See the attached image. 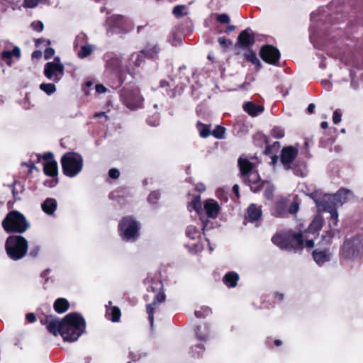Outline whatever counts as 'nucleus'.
I'll use <instances>...</instances> for the list:
<instances>
[{"label": "nucleus", "instance_id": "nucleus-54", "mask_svg": "<svg viewBox=\"0 0 363 363\" xmlns=\"http://www.w3.org/2000/svg\"><path fill=\"white\" fill-rule=\"evenodd\" d=\"M40 250V247L39 245H33L30 247V251L28 252L29 257H30L32 258H35L38 255Z\"/></svg>", "mask_w": 363, "mask_h": 363}, {"label": "nucleus", "instance_id": "nucleus-2", "mask_svg": "<svg viewBox=\"0 0 363 363\" xmlns=\"http://www.w3.org/2000/svg\"><path fill=\"white\" fill-rule=\"evenodd\" d=\"M306 233H294L292 230L277 233L272 238V242L282 250H293L295 252L315 245L313 238Z\"/></svg>", "mask_w": 363, "mask_h": 363}, {"label": "nucleus", "instance_id": "nucleus-6", "mask_svg": "<svg viewBox=\"0 0 363 363\" xmlns=\"http://www.w3.org/2000/svg\"><path fill=\"white\" fill-rule=\"evenodd\" d=\"M307 194L315 201L318 211L330 213V220H328L330 228L335 227L338 222V206L335 201L330 198V195L326 194L322 199H318L317 198V191L307 193Z\"/></svg>", "mask_w": 363, "mask_h": 363}, {"label": "nucleus", "instance_id": "nucleus-57", "mask_svg": "<svg viewBox=\"0 0 363 363\" xmlns=\"http://www.w3.org/2000/svg\"><path fill=\"white\" fill-rule=\"evenodd\" d=\"M342 120V113L338 111L335 110L333 115V122L334 124L339 123Z\"/></svg>", "mask_w": 363, "mask_h": 363}, {"label": "nucleus", "instance_id": "nucleus-18", "mask_svg": "<svg viewBox=\"0 0 363 363\" xmlns=\"http://www.w3.org/2000/svg\"><path fill=\"white\" fill-rule=\"evenodd\" d=\"M255 43L254 33L250 28H246L241 31L238 37V43L242 48H249Z\"/></svg>", "mask_w": 363, "mask_h": 363}, {"label": "nucleus", "instance_id": "nucleus-8", "mask_svg": "<svg viewBox=\"0 0 363 363\" xmlns=\"http://www.w3.org/2000/svg\"><path fill=\"white\" fill-rule=\"evenodd\" d=\"M120 99L122 104L130 111H137L143 107L144 97L140 89L135 84H129L121 90Z\"/></svg>", "mask_w": 363, "mask_h": 363}, {"label": "nucleus", "instance_id": "nucleus-63", "mask_svg": "<svg viewBox=\"0 0 363 363\" xmlns=\"http://www.w3.org/2000/svg\"><path fill=\"white\" fill-rule=\"evenodd\" d=\"M149 30H150V27L147 23H145L144 25L138 26L137 27V33L138 34L144 33L145 30L148 31Z\"/></svg>", "mask_w": 363, "mask_h": 363}, {"label": "nucleus", "instance_id": "nucleus-3", "mask_svg": "<svg viewBox=\"0 0 363 363\" xmlns=\"http://www.w3.org/2000/svg\"><path fill=\"white\" fill-rule=\"evenodd\" d=\"M86 321L78 313L66 315L62 318L61 336L65 341L74 342L85 332Z\"/></svg>", "mask_w": 363, "mask_h": 363}, {"label": "nucleus", "instance_id": "nucleus-25", "mask_svg": "<svg viewBox=\"0 0 363 363\" xmlns=\"http://www.w3.org/2000/svg\"><path fill=\"white\" fill-rule=\"evenodd\" d=\"M254 140L257 145H267L264 150V155H270L272 152V147L277 146L279 147V142H274L272 146L267 145L268 138L262 133H257L254 136Z\"/></svg>", "mask_w": 363, "mask_h": 363}, {"label": "nucleus", "instance_id": "nucleus-41", "mask_svg": "<svg viewBox=\"0 0 363 363\" xmlns=\"http://www.w3.org/2000/svg\"><path fill=\"white\" fill-rule=\"evenodd\" d=\"M172 13L179 18L187 14V7L185 5H177L174 7Z\"/></svg>", "mask_w": 363, "mask_h": 363}, {"label": "nucleus", "instance_id": "nucleus-40", "mask_svg": "<svg viewBox=\"0 0 363 363\" xmlns=\"http://www.w3.org/2000/svg\"><path fill=\"white\" fill-rule=\"evenodd\" d=\"M88 38L86 35L84 33H80L79 35L76 36L75 40L74 41V49L80 48L81 46L86 44Z\"/></svg>", "mask_w": 363, "mask_h": 363}, {"label": "nucleus", "instance_id": "nucleus-20", "mask_svg": "<svg viewBox=\"0 0 363 363\" xmlns=\"http://www.w3.org/2000/svg\"><path fill=\"white\" fill-rule=\"evenodd\" d=\"M242 109L251 117H256L264 112V107L263 105L256 104L253 101H245L242 104Z\"/></svg>", "mask_w": 363, "mask_h": 363}, {"label": "nucleus", "instance_id": "nucleus-30", "mask_svg": "<svg viewBox=\"0 0 363 363\" xmlns=\"http://www.w3.org/2000/svg\"><path fill=\"white\" fill-rule=\"evenodd\" d=\"M11 189L12 195L15 201H19L21 199V194H22L25 190L24 185L22 182L15 180L11 184L8 185Z\"/></svg>", "mask_w": 363, "mask_h": 363}, {"label": "nucleus", "instance_id": "nucleus-38", "mask_svg": "<svg viewBox=\"0 0 363 363\" xmlns=\"http://www.w3.org/2000/svg\"><path fill=\"white\" fill-rule=\"evenodd\" d=\"M185 233L186 237L191 240L199 238L201 236V230L192 225L187 226Z\"/></svg>", "mask_w": 363, "mask_h": 363}, {"label": "nucleus", "instance_id": "nucleus-46", "mask_svg": "<svg viewBox=\"0 0 363 363\" xmlns=\"http://www.w3.org/2000/svg\"><path fill=\"white\" fill-rule=\"evenodd\" d=\"M186 247L189 249V252L192 255L201 252L203 249V245L201 242L194 243L192 245H186Z\"/></svg>", "mask_w": 363, "mask_h": 363}, {"label": "nucleus", "instance_id": "nucleus-43", "mask_svg": "<svg viewBox=\"0 0 363 363\" xmlns=\"http://www.w3.org/2000/svg\"><path fill=\"white\" fill-rule=\"evenodd\" d=\"M212 313L211 308L208 306L201 307L199 310L195 311L194 314L197 318H205Z\"/></svg>", "mask_w": 363, "mask_h": 363}, {"label": "nucleus", "instance_id": "nucleus-32", "mask_svg": "<svg viewBox=\"0 0 363 363\" xmlns=\"http://www.w3.org/2000/svg\"><path fill=\"white\" fill-rule=\"evenodd\" d=\"M69 302L66 298H58L55 301L53 308L57 313H63L69 309Z\"/></svg>", "mask_w": 363, "mask_h": 363}, {"label": "nucleus", "instance_id": "nucleus-14", "mask_svg": "<svg viewBox=\"0 0 363 363\" xmlns=\"http://www.w3.org/2000/svg\"><path fill=\"white\" fill-rule=\"evenodd\" d=\"M107 33L111 35L126 33L128 30L124 28V18L121 15L108 17L106 21Z\"/></svg>", "mask_w": 363, "mask_h": 363}, {"label": "nucleus", "instance_id": "nucleus-60", "mask_svg": "<svg viewBox=\"0 0 363 363\" xmlns=\"http://www.w3.org/2000/svg\"><path fill=\"white\" fill-rule=\"evenodd\" d=\"M42 158L43 159L45 162H56L55 160H54V155H53V154L52 152H50L44 153L43 155V156H42Z\"/></svg>", "mask_w": 363, "mask_h": 363}, {"label": "nucleus", "instance_id": "nucleus-34", "mask_svg": "<svg viewBox=\"0 0 363 363\" xmlns=\"http://www.w3.org/2000/svg\"><path fill=\"white\" fill-rule=\"evenodd\" d=\"M43 172L48 176L52 177H56L58 172L57 162H44Z\"/></svg>", "mask_w": 363, "mask_h": 363}, {"label": "nucleus", "instance_id": "nucleus-33", "mask_svg": "<svg viewBox=\"0 0 363 363\" xmlns=\"http://www.w3.org/2000/svg\"><path fill=\"white\" fill-rule=\"evenodd\" d=\"M62 325V320L59 321L55 317H54L46 328L48 332L53 335L56 336L57 334L61 335Z\"/></svg>", "mask_w": 363, "mask_h": 363}, {"label": "nucleus", "instance_id": "nucleus-24", "mask_svg": "<svg viewBox=\"0 0 363 363\" xmlns=\"http://www.w3.org/2000/svg\"><path fill=\"white\" fill-rule=\"evenodd\" d=\"M57 208V201L54 198H47L41 203L42 211L48 216H55V211Z\"/></svg>", "mask_w": 363, "mask_h": 363}, {"label": "nucleus", "instance_id": "nucleus-21", "mask_svg": "<svg viewBox=\"0 0 363 363\" xmlns=\"http://www.w3.org/2000/svg\"><path fill=\"white\" fill-rule=\"evenodd\" d=\"M141 52H143V55H145V58L157 60L160 52V48L157 44H152L150 43H147L141 50Z\"/></svg>", "mask_w": 363, "mask_h": 363}, {"label": "nucleus", "instance_id": "nucleus-23", "mask_svg": "<svg viewBox=\"0 0 363 363\" xmlns=\"http://www.w3.org/2000/svg\"><path fill=\"white\" fill-rule=\"evenodd\" d=\"M323 217L321 216H316L308 225V229L304 233L312 235L314 238H316L319 231L323 228Z\"/></svg>", "mask_w": 363, "mask_h": 363}, {"label": "nucleus", "instance_id": "nucleus-62", "mask_svg": "<svg viewBox=\"0 0 363 363\" xmlns=\"http://www.w3.org/2000/svg\"><path fill=\"white\" fill-rule=\"evenodd\" d=\"M108 176L112 179H118L120 176V172L116 168H112L108 171Z\"/></svg>", "mask_w": 363, "mask_h": 363}, {"label": "nucleus", "instance_id": "nucleus-27", "mask_svg": "<svg viewBox=\"0 0 363 363\" xmlns=\"http://www.w3.org/2000/svg\"><path fill=\"white\" fill-rule=\"evenodd\" d=\"M350 194H352V193L349 189L341 188L336 193L330 195V198L335 201L336 204L339 207L348 201L349 196Z\"/></svg>", "mask_w": 363, "mask_h": 363}, {"label": "nucleus", "instance_id": "nucleus-61", "mask_svg": "<svg viewBox=\"0 0 363 363\" xmlns=\"http://www.w3.org/2000/svg\"><path fill=\"white\" fill-rule=\"evenodd\" d=\"M55 55V50L52 48H47L44 52V58L49 60L52 58Z\"/></svg>", "mask_w": 363, "mask_h": 363}, {"label": "nucleus", "instance_id": "nucleus-44", "mask_svg": "<svg viewBox=\"0 0 363 363\" xmlns=\"http://www.w3.org/2000/svg\"><path fill=\"white\" fill-rule=\"evenodd\" d=\"M40 89L48 95H51L56 91V86L52 83H43L40 85Z\"/></svg>", "mask_w": 363, "mask_h": 363}, {"label": "nucleus", "instance_id": "nucleus-52", "mask_svg": "<svg viewBox=\"0 0 363 363\" xmlns=\"http://www.w3.org/2000/svg\"><path fill=\"white\" fill-rule=\"evenodd\" d=\"M216 19L220 23L223 24H228L230 21V17L227 13L218 14Z\"/></svg>", "mask_w": 363, "mask_h": 363}, {"label": "nucleus", "instance_id": "nucleus-7", "mask_svg": "<svg viewBox=\"0 0 363 363\" xmlns=\"http://www.w3.org/2000/svg\"><path fill=\"white\" fill-rule=\"evenodd\" d=\"M2 228L7 233L21 234L30 227V223L23 214L18 211L9 212L1 223Z\"/></svg>", "mask_w": 363, "mask_h": 363}, {"label": "nucleus", "instance_id": "nucleus-35", "mask_svg": "<svg viewBox=\"0 0 363 363\" xmlns=\"http://www.w3.org/2000/svg\"><path fill=\"white\" fill-rule=\"evenodd\" d=\"M196 126L201 138H206L211 135V130L210 124H204L201 121H198Z\"/></svg>", "mask_w": 363, "mask_h": 363}, {"label": "nucleus", "instance_id": "nucleus-42", "mask_svg": "<svg viewBox=\"0 0 363 363\" xmlns=\"http://www.w3.org/2000/svg\"><path fill=\"white\" fill-rule=\"evenodd\" d=\"M291 169L294 172V174L296 176L304 177L307 175V169L305 164H294V167H291Z\"/></svg>", "mask_w": 363, "mask_h": 363}, {"label": "nucleus", "instance_id": "nucleus-15", "mask_svg": "<svg viewBox=\"0 0 363 363\" xmlns=\"http://www.w3.org/2000/svg\"><path fill=\"white\" fill-rule=\"evenodd\" d=\"M259 55L263 61L273 65L279 63L281 57L279 49L272 45H263L260 49Z\"/></svg>", "mask_w": 363, "mask_h": 363}, {"label": "nucleus", "instance_id": "nucleus-12", "mask_svg": "<svg viewBox=\"0 0 363 363\" xmlns=\"http://www.w3.org/2000/svg\"><path fill=\"white\" fill-rule=\"evenodd\" d=\"M140 226L131 216H125L118 224V230L123 240L135 241L139 236Z\"/></svg>", "mask_w": 363, "mask_h": 363}, {"label": "nucleus", "instance_id": "nucleus-64", "mask_svg": "<svg viewBox=\"0 0 363 363\" xmlns=\"http://www.w3.org/2000/svg\"><path fill=\"white\" fill-rule=\"evenodd\" d=\"M201 223H202V227L201 230L203 231V233L205 234V231L208 230V228H211V227H209V220L208 218H201Z\"/></svg>", "mask_w": 363, "mask_h": 363}, {"label": "nucleus", "instance_id": "nucleus-51", "mask_svg": "<svg viewBox=\"0 0 363 363\" xmlns=\"http://www.w3.org/2000/svg\"><path fill=\"white\" fill-rule=\"evenodd\" d=\"M54 315L42 314L39 316L40 322L42 325H48L49 323L52 320Z\"/></svg>", "mask_w": 363, "mask_h": 363}, {"label": "nucleus", "instance_id": "nucleus-36", "mask_svg": "<svg viewBox=\"0 0 363 363\" xmlns=\"http://www.w3.org/2000/svg\"><path fill=\"white\" fill-rule=\"evenodd\" d=\"M238 280V274H225V276L223 277V283L229 288L235 287Z\"/></svg>", "mask_w": 363, "mask_h": 363}, {"label": "nucleus", "instance_id": "nucleus-53", "mask_svg": "<svg viewBox=\"0 0 363 363\" xmlns=\"http://www.w3.org/2000/svg\"><path fill=\"white\" fill-rule=\"evenodd\" d=\"M218 41L223 49H227L230 45H232V41L225 37L218 38Z\"/></svg>", "mask_w": 363, "mask_h": 363}, {"label": "nucleus", "instance_id": "nucleus-9", "mask_svg": "<svg viewBox=\"0 0 363 363\" xmlns=\"http://www.w3.org/2000/svg\"><path fill=\"white\" fill-rule=\"evenodd\" d=\"M188 209L189 211L194 210L199 216H201L204 211L208 218H216L220 211V207L216 201L209 199L204 201L203 209L201 196L197 195L194 196L191 201L189 203Z\"/></svg>", "mask_w": 363, "mask_h": 363}, {"label": "nucleus", "instance_id": "nucleus-26", "mask_svg": "<svg viewBox=\"0 0 363 363\" xmlns=\"http://www.w3.org/2000/svg\"><path fill=\"white\" fill-rule=\"evenodd\" d=\"M262 215V207L255 203H251L247 209L246 218L250 223L257 221Z\"/></svg>", "mask_w": 363, "mask_h": 363}, {"label": "nucleus", "instance_id": "nucleus-45", "mask_svg": "<svg viewBox=\"0 0 363 363\" xmlns=\"http://www.w3.org/2000/svg\"><path fill=\"white\" fill-rule=\"evenodd\" d=\"M225 128L221 125H216V128L211 131L212 135L215 138L222 139L224 138Z\"/></svg>", "mask_w": 363, "mask_h": 363}, {"label": "nucleus", "instance_id": "nucleus-1", "mask_svg": "<svg viewBox=\"0 0 363 363\" xmlns=\"http://www.w3.org/2000/svg\"><path fill=\"white\" fill-rule=\"evenodd\" d=\"M238 166L242 181L250 187L252 192L258 193L264 189V196L269 200L272 199L275 190L274 186L269 181L261 180L252 162L247 158L240 157Z\"/></svg>", "mask_w": 363, "mask_h": 363}, {"label": "nucleus", "instance_id": "nucleus-13", "mask_svg": "<svg viewBox=\"0 0 363 363\" xmlns=\"http://www.w3.org/2000/svg\"><path fill=\"white\" fill-rule=\"evenodd\" d=\"M64 65L60 62L59 57H55L52 62H47L44 66V75L55 82H58L64 76Z\"/></svg>", "mask_w": 363, "mask_h": 363}, {"label": "nucleus", "instance_id": "nucleus-22", "mask_svg": "<svg viewBox=\"0 0 363 363\" xmlns=\"http://www.w3.org/2000/svg\"><path fill=\"white\" fill-rule=\"evenodd\" d=\"M145 55L141 50L132 53L128 60V73L130 74V68L135 69L141 67L145 63Z\"/></svg>", "mask_w": 363, "mask_h": 363}, {"label": "nucleus", "instance_id": "nucleus-39", "mask_svg": "<svg viewBox=\"0 0 363 363\" xmlns=\"http://www.w3.org/2000/svg\"><path fill=\"white\" fill-rule=\"evenodd\" d=\"M77 55L80 59L89 56L94 51V46L90 44H85L79 48Z\"/></svg>", "mask_w": 363, "mask_h": 363}, {"label": "nucleus", "instance_id": "nucleus-19", "mask_svg": "<svg viewBox=\"0 0 363 363\" xmlns=\"http://www.w3.org/2000/svg\"><path fill=\"white\" fill-rule=\"evenodd\" d=\"M288 200L284 198L277 199L270 209L272 216L283 218L287 215Z\"/></svg>", "mask_w": 363, "mask_h": 363}, {"label": "nucleus", "instance_id": "nucleus-58", "mask_svg": "<svg viewBox=\"0 0 363 363\" xmlns=\"http://www.w3.org/2000/svg\"><path fill=\"white\" fill-rule=\"evenodd\" d=\"M39 2L40 0H24L23 5L26 8H34Z\"/></svg>", "mask_w": 363, "mask_h": 363}, {"label": "nucleus", "instance_id": "nucleus-47", "mask_svg": "<svg viewBox=\"0 0 363 363\" xmlns=\"http://www.w3.org/2000/svg\"><path fill=\"white\" fill-rule=\"evenodd\" d=\"M161 194L159 191H152L148 197L147 201L151 205H155L157 203L158 200L160 199Z\"/></svg>", "mask_w": 363, "mask_h": 363}, {"label": "nucleus", "instance_id": "nucleus-11", "mask_svg": "<svg viewBox=\"0 0 363 363\" xmlns=\"http://www.w3.org/2000/svg\"><path fill=\"white\" fill-rule=\"evenodd\" d=\"M160 275L161 274H156L155 276L153 278H152L150 288L152 291L157 292V294L155 296L153 301L151 303H148L146 305V310L148 314V320L151 325H153L154 322L155 306L157 303L164 302L166 298V296L163 291L164 284Z\"/></svg>", "mask_w": 363, "mask_h": 363}, {"label": "nucleus", "instance_id": "nucleus-50", "mask_svg": "<svg viewBox=\"0 0 363 363\" xmlns=\"http://www.w3.org/2000/svg\"><path fill=\"white\" fill-rule=\"evenodd\" d=\"M272 135L275 138H282L284 136V130L281 127H274L272 130Z\"/></svg>", "mask_w": 363, "mask_h": 363}, {"label": "nucleus", "instance_id": "nucleus-49", "mask_svg": "<svg viewBox=\"0 0 363 363\" xmlns=\"http://www.w3.org/2000/svg\"><path fill=\"white\" fill-rule=\"evenodd\" d=\"M191 352L193 353V357H200L203 354L205 348L202 344H197L193 346L191 348Z\"/></svg>", "mask_w": 363, "mask_h": 363}, {"label": "nucleus", "instance_id": "nucleus-56", "mask_svg": "<svg viewBox=\"0 0 363 363\" xmlns=\"http://www.w3.org/2000/svg\"><path fill=\"white\" fill-rule=\"evenodd\" d=\"M31 26L33 29L37 32H41L44 28L43 23L40 21L33 22Z\"/></svg>", "mask_w": 363, "mask_h": 363}, {"label": "nucleus", "instance_id": "nucleus-28", "mask_svg": "<svg viewBox=\"0 0 363 363\" xmlns=\"http://www.w3.org/2000/svg\"><path fill=\"white\" fill-rule=\"evenodd\" d=\"M312 255L314 261L319 265L329 262L331 258V253L328 250H315Z\"/></svg>", "mask_w": 363, "mask_h": 363}, {"label": "nucleus", "instance_id": "nucleus-16", "mask_svg": "<svg viewBox=\"0 0 363 363\" xmlns=\"http://www.w3.org/2000/svg\"><path fill=\"white\" fill-rule=\"evenodd\" d=\"M188 82V78H185L184 81L179 83H176L174 79H172L170 82L166 80H162L160 81V87H172L170 89H167L166 92L169 97L173 98L177 95H180L183 92L184 89Z\"/></svg>", "mask_w": 363, "mask_h": 363}, {"label": "nucleus", "instance_id": "nucleus-17", "mask_svg": "<svg viewBox=\"0 0 363 363\" xmlns=\"http://www.w3.org/2000/svg\"><path fill=\"white\" fill-rule=\"evenodd\" d=\"M297 154V150L291 146L282 149L280 160L285 169L289 170L291 169V163L296 157Z\"/></svg>", "mask_w": 363, "mask_h": 363}, {"label": "nucleus", "instance_id": "nucleus-10", "mask_svg": "<svg viewBox=\"0 0 363 363\" xmlns=\"http://www.w3.org/2000/svg\"><path fill=\"white\" fill-rule=\"evenodd\" d=\"M63 174L68 177L77 176L82 169L83 158L77 152H67L61 158Z\"/></svg>", "mask_w": 363, "mask_h": 363}, {"label": "nucleus", "instance_id": "nucleus-59", "mask_svg": "<svg viewBox=\"0 0 363 363\" xmlns=\"http://www.w3.org/2000/svg\"><path fill=\"white\" fill-rule=\"evenodd\" d=\"M350 78H351L350 86L353 89L357 90L358 89V87H359V84H358L357 81L354 80V72H353V71L352 69L350 72Z\"/></svg>", "mask_w": 363, "mask_h": 363}, {"label": "nucleus", "instance_id": "nucleus-31", "mask_svg": "<svg viewBox=\"0 0 363 363\" xmlns=\"http://www.w3.org/2000/svg\"><path fill=\"white\" fill-rule=\"evenodd\" d=\"M121 316V309L118 306H106V317L113 323L118 322Z\"/></svg>", "mask_w": 363, "mask_h": 363}, {"label": "nucleus", "instance_id": "nucleus-4", "mask_svg": "<svg viewBox=\"0 0 363 363\" xmlns=\"http://www.w3.org/2000/svg\"><path fill=\"white\" fill-rule=\"evenodd\" d=\"M340 259L355 261L363 259V235L356 234L345 238L340 248Z\"/></svg>", "mask_w": 363, "mask_h": 363}, {"label": "nucleus", "instance_id": "nucleus-37", "mask_svg": "<svg viewBox=\"0 0 363 363\" xmlns=\"http://www.w3.org/2000/svg\"><path fill=\"white\" fill-rule=\"evenodd\" d=\"M244 56L247 61L256 65L259 69H260L262 67V65H261L259 60L258 59L256 53L252 50L249 49L244 54Z\"/></svg>", "mask_w": 363, "mask_h": 363}, {"label": "nucleus", "instance_id": "nucleus-55", "mask_svg": "<svg viewBox=\"0 0 363 363\" xmlns=\"http://www.w3.org/2000/svg\"><path fill=\"white\" fill-rule=\"evenodd\" d=\"M298 203L296 202H293L290 204L289 207H287V213L294 214L298 212Z\"/></svg>", "mask_w": 363, "mask_h": 363}, {"label": "nucleus", "instance_id": "nucleus-5", "mask_svg": "<svg viewBox=\"0 0 363 363\" xmlns=\"http://www.w3.org/2000/svg\"><path fill=\"white\" fill-rule=\"evenodd\" d=\"M5 250L11 259L19 260L28 253V240L21 235H9L5 241Z\"/></svg>", "mask_w": 363, "mask_h": 363}, {"label": "nucleus", "instance_id": "nucleus-29", "mask_svg": "<svg viewBox=\"0 0 363 363\" xmlns=\"http://www.w3.org/2000/svg\"><path fill=\"white\" fill-rule=\"evenodd\" d=\"M14 56L16 59L21 57V50L18 46H14L12 50H4L0 53V59L6 61L8 65H11V57Z\"/></svg>", "mask_w": 363, "mask_h": 363}, {"label": "nucleus", "instance_id": "nucleus-48", "mask_svg": "<svg viewBox=\"0 0 363 363\" xmlns=\"http://www.w3.org/2000/svg\"><path fill=\"white\" fill-rule=\"evenodd\" d=\"M147 123L152 127H156L160 124V114L157 113L148 116L147 118Z\"/></svg>", "mask_w": 363, "mask_h": 363}]
</instances>
